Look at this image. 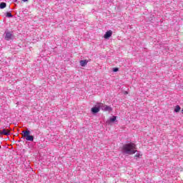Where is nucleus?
Instances as JSON below:
<instances>
[{"label": "nucleus", "mask_w": 183, "mask_h": 183, "mask_svg": "<svg viewBox=\"0 0 183 183\" xmlns=\"http://www.w3.org/2000/svg\"><path fill=\"white\" fill-rule=\"evenodd\" d=\"M137 145L134 143L124 144L122 149V152L124 155H133L137 152Z\"/></svg>", "instance_id": "obj_1"}, {"label": "nucleus", "mask_w": 183, "mask_h": 183, "mask_svg": "<svg viewBox=\"0 0 183 183\" xmlns=\"http://www.w3.org/2000/svg\"><path fill=\"white\" fill-rule=\"evenodd\" d=\"M22 137L26 138V141H31V142L34 141V136L31 135V132L29 130L23 131Z\"/></svg>", "instance_id": "obj_2"}, {"label": "nucleus", "mask_w": 183, "mask_h": 183, "mask_svg": "<svg viewBox=\"0 0 183 183\" xmlns=\"http://www.w3.org/2000/svg\"><path fill=\"white\" fill-rule=\"evenodd\" d=\"M4 34H5L4 39H6V41H12L13 39H15L14 31H5Z\"/></svg>", "instance_id": "obj_3"}, {"label": "nucleus", "mask_w": 183, "mask_h": 183, "mask_svg": "<svg viewBox=\"0 0 183 183\" xmlns=\"http://www.w3.org/2000/svg\"><path fill=\"white\" fill-rule=\"evenodd\" d=\"M99 105L100 109H102V111H104L106 112H111V111H112V107L107 106V104L99 103Z\"/></svg>", "instance_id": "obj_4"}, {"label": "nucleus", "mask_w": 183, "mask_h": 183, "mask_svg": "<svg viewBox=\"0 0 183 183\" xmlns=\"http://www.w3.org/2000/svg\"><path fill=\"white\" fill-rule=\"evenodd\" d=\"M91 111H92V113L94 114H98V112H99V111H101V109L99 107V103H97L94 107H92Z\"/></svg>", "instance_id": "obj_5"}, {"label": "nucleus", "mask_w": 183, "mask_h": 183, "mask_svg": "<svg viewBox=\"0 0 183 183\" xmlns=\"http://www.w3.org/2000/svg\"><path fill=\"white\" fill-rule=\"evenodd\" d=\"M0 134L1 135H6V136H9L11 135V132L9 130H6V129H3L2 130H0Z\"/></svg>", "instance_id": "obj_6"}, {"label": "nucleus", "mask_w": 183, "mask_h": 183, "mask_svg": "<svg viewBox=\"0 0 183 183\" xmlns=\"http://www.w3.org/2000/svg\"><path fill=\"white\" fill-rule=\"evenodd\" d=\"M111 36H112V31H108L104 34V38H105V39H108V38H111Z\"/></svg>", "instance_id": "obj_7"}, {"label": "nucleus", "mask_w": 183, "mask_h": 183, "mask_svg": "<svg viewBox=\"0 0 183 183\" xmlns=\"http://www.w3.org/2000/svg\"><path fill=\"white\" fill-rule=\"evenodd\" d=\"M88 64V61L86 60H81L80 61V65L81 66H85Z\"/></svg>", "instance_id": "obj_8"}, {"label": "nucleus", "mask_w": 183, "mask_h": 183, "mask_svg": "<svg viewBox=\"0 0 183 183\" xmlns=\"http://www.w3.org/2000/svg\"><path fill=\"white\" fill-rule=\"evenodd\" d=\"M4 8H6V3L1 2L0 4V9H4Z\"/></svg>", "instance_id": "obj_9"}, {"label": "nucleus", "mask_w": 183, "mask_h": 183, "mask_svg": "<svg viewBox=\"0 0 183 183\" xmlns=\"http://www.w3.org/2000/svg\"><path fill=\"white\" fill-rule=\"evenodd\" d=\"M181 111V107L179 105H177L174 108V112H179Z\"/></svg>", "instance_id": "obj_10"}, {"label": "nucleus", "mask_w": 183, "mask_h": 183, "mask_svg": "<svg viewBox=\"0 0 183 183\" xmlns=\"http://www.w3.org/2000/svg\"><path fill=\"white\" fill-rule=\"evenodd\" d=\"M115 121H117V117L115 116L110 118V122H115Z\"/></svg>", "instance_id": "obj_11"}, {"label": "nucleus", "mask_w": 183, "mask_h": 183, "mask_svg": "<svg viewBox=\"0 0 183 183\" xmlns=\"http://www.w3.org/2000/svg\"><path fill=\"white\" fill-rule=\"evenodd\" d=\"M6 16H7V18H12L14 16L11 13L7 12Z\"/></svg>", "instance_id": "obj_12"}, {"label": "nucleus", "mask_w": 183, "mask_h": 183, "mask_svg": "<svg viewBox=\"0 0 183 183\" xmlns=\"http://www.w3.org/2000/svg\"><path fill=\"white\" fill-rule=\"evenodd\" d=\"M118 71H119V68H117V67L113 68V72H118Z\"/></svg>", "instance_id": "obj_13"}, {"label": "nucleus", "mask_w": 183, "mask_h": 183, "mask_svg": "<svg viewBox=\"0 0 183 183\" xmlns=\"http://www.w3.org/2000/svg\"><path fill=\"white\" fill-rule=\"evenodd\" d=\"M134 158L136 159H138V158H139V154H137L135 156H134Z\"/></svg>", "instance_id": "obj_14"}, {"label": "nucleus", "mask_w": 183, "mask_h": 183, "mask_svg": "<svg viewBox=\"0 0 183 183\" xmlns=\"http://www.w3.org/2000/svg\"><path fill=\"white\" fill-rule=\"evenodd\" d=\"M23 2H28V0H22Z\"/></svg>", "instance_id": "obj_15"}, {"label": "nucleus", "mask_w": 183, "mask_h": 183, "mask_svg": "<svg viewBox=\"0 0 183 183\" xmlns=\"http://www.w3.org/2000/svg\"><path fill=\"white\" fill-rule=\"evenodd\" d=\"M14 2H18V0H14Z\"/></svg>", "instance_id": "obj_16"}, {"label": "nucleus", "mask_w": 183, "mask_h": 183, "mask_svg": "<svg viewBox=\"0 0 183 183\" xmlns=\"http://www.w3.org/2000/svg\"><path fill=\"white\" fill-rule=\"evenodd\" d=\"M182 114H183V109H182Z\"/></svg>", "instance_id": "obj_17"}]
</instances>
